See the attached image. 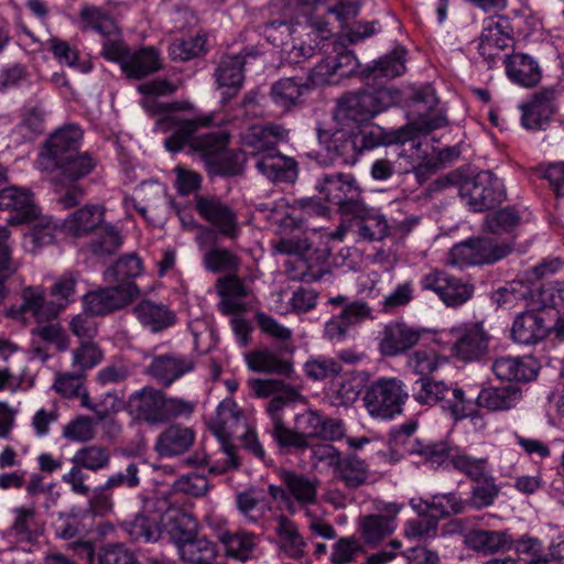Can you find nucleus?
<instances>
[{"label": "nucleus", "mask_w": 564, "mask_h": 564, "mask_svg": "<svg viewBox=\"0 0 564 564\" xmlns=\"http://www.w3.org/2000/svg\"><path fill=\"white\" fill-rule=\"evenodd\" d=\"M79 21L83 30H94L104 36H110L118 32V26L111 15L91 4L82 6Z\"/></svg>", "instance_id": "50"}, {"label": "nucleus", "mask_w": 564, "mask_h": 564, "mask_svg": "<svg viewBox=\"0 0 564 564\" xmlns=\"http://www.w3.org/2000/svg\"><path fill=\"white\" fill-rule=\"evenodd\" d=\"M97 160L88 152L68 154L61 161L52 163L50 171L56 172L52 178L55 184L74 183L93 172Z\"/></svg>", "instance_id": "28"}, {"label": "nucleus", "mask_w": 564, "mask_h": 564, "mask_svg": "<svg viewBox=\"0 0 564 564\" xmlns=\"http://www.w3.org/2000/svg\"><path fill=\"white\" fill-rule=\"evenodd\" d=\"M478 265H490L505 258L512 251L513 246L507 241H499L490 237L474 238Z\"/></svg>", "instance_id": "52"}, {"label": "nucleus", "mask_w": 564, "mask_h": 564, "mask_svg": "<svg viewBox=\"0 0 564 564\" xmlns=\"http://www.w3.org/2000/svg\"><path fill=\"white\" fill-rule=\"evenodd\" d=\"M248 386L256 397L267 398L273 394L267 404V411L272 422L270 435L279 445L283 437L282 429L289 427L284 424L281 412L285 404L295 398V390L286 387L282 381L273 379H250Z\"/></svg>", "instance_id": "12"}, {"label": "nucleus", "mask_w": 564, "mask_h": 564, "mask_svg": "<svg viewBox=\"0 0 564 564\" xmlns=\"http://www.w3.org/2000/svg\"><path fill=\"white\" fill-rule=\"evenodd\" d=\"M424 290L435 292L446 306L457 307L466 303L474 294V285L464 282L444 271H432L421 281Z\"/></svg>", "instance_id": "16"}, {"label": "nucleus", "mask_w": 564, "mask_h": 564, "mask_svg": "<svg viewBox=\"0 0 564 564\" xmlns=\"http://www.w3.org/2000/svg\"><path fill=\"white\" fill-rule=\"evenodd\" d=\"M219 540L225 546L226 554L240 562L251 558L257 546V535L246 531H226L219 534Z\"/></svg>", "instance_id": "46"}, {"label": "nucleus", "mask_w": 564, "mask_h": 564, "mask_svg": "<svg viewBox=\"0 0 564 564\" xmlns=\"http://www.w3.org/2000/svg\"><path fill=\"white\" fill-rule=\"evenodd\" d=\"M87 375L76 368L72 371L57 372L53 389L63 398L74 399L83 391Z\"/></svg>", "instance_id": "61"}, {"label": "nucleus", "mask_w": 564, "mask_h": 564, "mask_svg": "<svg viewBox=\"0 0 564 564\" xmlns=\"http://www.w3.org/2000/svg\"><path fill=\"white\" fill-rule=\"evenodd\" d=\"M0 209L15 212L14 220L17 223L31 221L40 214L31 191L19 186H10L0 191Z\"/></svg>", "instance_id": "34"}, {"label": "nucleus", "mask_w": 564, "mask_h": 564, "mask_svg": "<svg viewBox=\"0 0 564 564\" xmlns=\"http://www.w3.org/2000/svg\"><path fill=\"white\" fill-rule=\"evenodd\" d=\"M355 227L358 236L368 241H380L389 234L387 219L375 208L370 209Z\"/></svg>", "instance_id": "59"}, {"label": "nucleus", "mask_w": 564, "mask_h": 564, "mask_svg": "<svg viewBox=\"0 0 564 564\" xmlns=\"http://www.w3.org/2000/svg\"><path fill=\"white\" fill-rule=\"evenodd\" d=\"M104 212L102 206L86 205L68 216L65 227L75 236L87 235L102 225Z\"/></svg>", "instance_id": "45"}, {"label": "nucleus", "mask_w": 564, "mask_h": 564, "mask_svg": "<svg viewBox=\"0 0 564 564\" xmlns=\"http://www.w3.org/2000/svg\"><path fill=\"white\" fill-rule=\"evenodd\" d=\"M195 437L196 434L192 427L173 423L158 435L154 451L164 458L180 456L194 445Z\"/></svg>", "instance_id": "23"}, {"label": "nucleus", "mask_w": 564, "mask_h": 564, "mask_svg": "<svg viewBox=\"0 0 564 564\" xmlns=\"http://www.w3.org/2000/svg\"><path fill=\"white\" fill-rule=\"evenodd\" d=\"M161 69L160 54L152 47L147 46L130 52L123 64L122 72L129 78L141 79Z\"/></svg>", "instance_id": "42"}, {"label": "nucleus", "mask_w": 564, "mask_h": 564, "mask_svg": "<svg viewBox=\"0 0 564 564\" xmlns=\"http://www.w3.org/2000/svg\"><path fill=\"white\" fill-rule=\"evenodd\" d=\"M413 101L422 105L423 110L426 111V113H420L414 124L419 132L426 134L447 124V119L444 115L440 112L430 113L438 102L435 90L431 85L419 88L413 95Z\"/></svg>", "instance_id": "39"}, {"label": "nucleus", "mask_w": 564, "mask_h": 564, "mask_svg": "<svg viewBox=\"0 0 564 564\" xmlns=\"http://www.w3.org/2000/svg\"><path fill=\"white\" fill-rule=\"evenodd\" d=\"M403 47H395L390 54L381 57L377 64L367 70L366 77L391 79L405 72Z\"/></svg>", "instance_id": "55"}, {"label": "nucleus", "mask_w": 564, "mask_h": 564, "mask_svg": "<svg viewBox=\"0 0 564 564\" xmlns=\"http://www.w3.org/2000/svg\"><path fill=\"white\" fill-rule=\"evenodd\" d=\"M122 529L132 541L155 542L161 536L160 513L147 512L144 500L141 512L133 520L123 522Z\"/></svg>", "instance_id": "40"}, {"label": "nucleus", "mask_w": 564, "mask_h": 564, "mask_svg": "<svg viewBox=\"0 0 564 564\" xmlns=\"http://www.w3.org/2000/svg\"><path fill=\"white\" fill-rule=\"evenodd\" d=\"M409 453L421 456L432 465L440 466L448 459L455 469L464 473L473 481L481 480L486 476L487 460L485 458H475L467 454H453L444 442L426 443L416 440L410 445Z\"/></svg>", "instance_id": "9"}, {"label": "nucleus", "mask_w": 564, "mask_h": 564, "mask_svg": "<svg viewBox=\"0 0 564 564\" xmlns=\"http://www.w3.org/2000/svg\"><path fill=\"white\" fill-rule=\"evenodd\" d=\"M321 51L325 53H335L332 56L336 74L339 77H346L352 74L357 67V58L354 53L347 51L344 45L335 40H325L323 45L319 47Z\"/></svg>", "instance_id": "58"}, {"label": "nucleus", "mask_w": 564, "mask_h": 564, "mask_svg": "<svg viewBox=\"0 0 564 564\" xmlns=\"http://www.w3.org/2000/svg\"><path fill=\"white\" fill-rule=\"evenodd\" d=\"M315 188L324 196V198L335 205H339L343 200L351 195H359L360 187L356 178L351 174L344 173H325L317 178Z\"/></svg>", "instance_id": "31"}, {"label": "nucleus", "mask_w": 564, "mask_h": 564, "mask_svg": "<svg viewBox=\"0 0 564 564\" xmlns=\"http://www.w3.org/2000/svg\"><path fill=\"white\" fill-rule=\"evenodd\" d=\"M247 365L252 371L290 376L292 364L269 349L251 351L246 356Z\"/></svg>", "instance_id": "48"}, {"label": "nucleus", "mask_w": 564, "mask_h": 564, "mask_svg": "<svg viewBox=\"0 0 564 564\" xmlns=\"http://www.w3.org/2000/svg\"><path fill=\"white\" fill-rule=\"evenodd\" d=\"M276 521L275 533L280 551L293 560L304 557L307 553V542L300 533L297 524L284 514H280Z\"/></svg>", "instance_id": "37"}, {"label": "nucleus", "mask_w": 564, "mask_h": 564, "mask_svg": "<svg viewBox=\"0 0 564 564\" xmlns=\"http://www.w3.org/2000/svg\"><path fill=\"white\" fill-rule=\"evenodd\" d=\"M425 329L404 322H391L380 333L379 349L383 356L394 357L416 346Z\"/></svg>", "instance_id": "18"}, {"label": "nucleus", "mask_w": 564, "mask_h": 564, "mask_svg": "<svg viewBox=\"0 0 564 564\" xmlns=\"http://www.w3.org/2000/svg\"><path fill=\"white\" fill-rule=\"evenodd\" d=\"M521 398L522 391L517 386L490 387L478 393L474 406L485 408L489 411H507L514 408Z\"/></svg>", "instance_id": "38"}, {"label": "nucleus", "mask_w": 564, "mask_h": 564, "mask_svg": "<svg viewBox=\"0 0 564 564\" xmlns=\"http://www.w3.org/2000/svg\"><path fill=\"white\" fill-rule=\"evenodd\" d=\"M143 271L142 260L135 253H127L120 257L116 263L109 267L105 273L108 283L122 285L135 283L134 279Z\"/></svg>", "instance_id": "47"}, {"label": "nucleus", "mask_w": 564, "mask_h": 564, "mask_svg": "<svg viewBox=\"0 0 564 564\" xmlns=\"http://www.w3.org/2000/svg\"><path fill=\"white\" fill-rule=\"evenodd\" d=\"M317 137L334 159H339L344 164H355L357 162L360 153L355 132L340 129L330 134L326 130L318 129Z\"/></svg>", "instance_id": "27"}, {"label": "nucleus", "mask_w": 564, "mask_h": 564, "mask_svg": "<svg viewBox=\"0 0 564 564\" xmlns=\"http://www.w3.org/2000/svg\"><path fill=\"white\" fill-rule=\"evenodd\" d=\"M512 26L507 17L496 14L487 17L482 22L478 51L492 67L500 52L512 41Z\"/></svg>", "instance_id": "15"}, {"label": "nucleus", "mask_w": 564, "mask_h": 564, "mask_svg": "<svg viewBox=\"0 0 564 564\" xmlns=\"http://www.w3.org/2000/svg\"><path fill=\"white\" fill-rule=\"evenodd\" d=\"M176 547L180 557L191 564H213L218 555L217 545L204 536H197V534Z\"/></svg>", "instance_id": "43"}, {"label": "nucleus", "mask_w": 564, "mask_h": 564, "mask_svg": "<svg viewBox=\"0 0 564 564\" xmlns=\"http://www.w3.org/2000/svg\"><path fill=\"white\" fill-rule=\"evenodd\" d=\"M410 506L419 516L430 513L437 521L453 514L463 513L466 509L465 500L455 492L433 495L431 499L412 498Z\"/></svg>", "instance_id": "25"}, {"label": "nucleus", "mask_w": 564, "mask_h": 564, "mask_svg": "<svg viewBox=\"0 0 564 564\" xmlns=\"http://www.w3.org/2000/svg\"><path fill=\"white\" fill-rule=\"evenodd\" d=\"M13 512L14 520L9 529V534L15 536L19 541H33L39 531L34 508L21 507L14 509Z\"/></svg>", "instance_id": "57"}, {"label": "nucleus", "mask_w": 564, "mask_h": 564, "mask_svg": "<svg viewBox=\"0 0 564 564\" xmlns=\"http://www.w3.org/2000/svg\"><path fill=\"white\" fill-rule=\"evenodd\" d=\"M491 369L500 380L530 382L538 376L539 367L531 357L502 356L492 362Z\"/></svg>", "instance_id": "29"}, {"label": "nucleus", "mask_w": 564, "mask_h": 564, "mask_svg": "<svg viewBox=\"0 0 564 564\" xmlns=\"http://www.w3.org/2000/svg\"><path fill=\"white\" fill-rule=\"evenodd\" d=\"M335 469L337 471L336 477L350 489L360 487L369 477L368 465L357 455L340 458Z\"/></svg>", "instance_id": "51"}, {"label": "nucleus", "mask_w": 564, "mask_h": 564, "mask_svg": "<svg viewBox=\"0 0 564 564\" xmlns=\"http://www.w3.org/2000/svg\"><path fill=\"white\" fill-rule=\"evenodd\" d=\"M82 139L83 131L76 124H68L57 130L50 137L46 151L42 152L37 160L39 169L51 170L52 163L76 153Z\"/></svg>", "instance_id": "19"}, {"label": "nucleus", "mask_w": 564, "mask_h": 564, "mask_svg": "<svg viewBox=\"0 0 564 564\" xmlns=\"http://www.w3.org/2000/svg\"><path fill=\"white\" fill-rule=\"evenodd\" d=\"M412 397L421 405H440L455 421L474 419L479 414L474 406V400L466 398L463 389L452 388L443 380L431 377H420L413 383Z\"/></svg>", "instance_id": "4"}, {"label": "nucleus", "mask_w": 564, "mask_h": 564, "mask_svg": "<svg viewBox=\"0 0 564 564\" xmlns=\"http://www.w3.org/2000/svg\"><path fill=\"white\" fill-rule=\"evenodd\" d=\"M145 511L160 513L161 531L165 530L176 546L197 534L196 519L175 506L166 496L145 498Z\"/></svg>", "instance_id": "10"}, {"label": "nucleus", "mask_w": 564, "mask_h": 564, "mask_svg": "<svg viewBox=\"0 0 564 564\" xmlns=\"http://www.w3.org/2000/svg\"><path fill=\"white\" fill-rule=\"evenodd\" d=\"M236 505L239 512L253 524L260 523L265 513L271 511V507L268 503H260L251 490L239 492L236 496Z\"/></svg>", "instance_id": "63"}, {"label": "nucleus", "mask_w": 564, "mask_h": 564, "mask_svg": "<svg viewBox=\"0 0 564 564\" xmlns=\"http://www.w3.org/2000/svg\"><path fill=\"white\" fill-rule=\"evenodd\" d=\"M508 77L523 87H534L542 77V70L534 57L524 53H513L505 61Z\"/></svg>", "instance_id": "36"}, {"label": "nucleus", "mask_w": 564, "mask_h": 564, "mask_svg": "<svg viewBox=\"0 0 564 564\" xmlns=\"http://www.w3.org/2000/svg\"><path fill=\"white\" fill-rule=\"evenodd\" d=\"M140 324L152 333L163 332L176 324V314L164 303L143 299L133 307Z\"/></svg>", "instance_id": "26"}, {"label": "nucleus", "mask_w": 564, "mask_h": 564, "mask_svg": "<svg viewBox=\"0 0 564 564\" xmlns=\"http://www.w3.org/2000/svg\"><path fill=\"white\" fill-rule=\"evenodd\" d=\"M520 223V215L513 207H506L489 214L484 220V229L494 235L511 231Z\"/></svg>", "instance_id": "62"}, {"label": "nucleus", "mask_w": 564, "mask_h": 564, "mask_svg": "<svg viewBox=\"0 0 564 564\" xmlns=\"http://www.w3.org/2000/svg\"><path fill=\"white\" fill-rule=\"evenodd\" d=\"M454 338L451 347L453 356L464 361H475L488 351L489 334L481 323L451 329Z\"/></svg>", "instance_id": "17"}, {"label": "nucleus", "mask_w": 564, "mask_h": 564, "mask_svg": "<svg viewBox=\"0 0 564 564\" xmlns=\"http://www.w3.org/2000/svg\"><path fill=\"white\" fill-rule=\"evenodd\" d=\"M459 197L469 210L484 213L499 206L506 198L501 182L490 171H481L459 183Z\"/></svg>", "instance_id": "8"}, {"label": "nucleus", "mask_w": 564, "mask_h": 564, "mask_svg": "<svg viewBox=\"0 0 564 564\" xmlns=\"http://www.w3.org/2000/svg\"><path fill=\"white\" fill-rule=\"evenodd\" d=\"M408 399L409 393L401 380L380 378L367 387L362 401L371 417L389 420L402 412Z\"/></svg>", "instance_id": "7"}, {"label": "nucleus", "mask_w": 564, "mask_h": 564, "mask_svg": "<svg viewBox=\"0 0 564 564\" xmlns=\"http://www.w3.org/2000/svg\"><path fill=\"white\" fill-rule=\"evenodd\" d=\"M122 243L120 232L110 225L100 226L97 236L89 243L90 251L96 256H108L116 252Z\"/></svg>", "instance_id": "64"}, {"label": "nucleus", "mask_w": 564, "mask_h": 564, "mask_svg": "<svg viewBox=\"0 0 564 564\" xmlns=\"http://www.w3.org/2000/svg\"><path fill=\"white\" fill-rule=\"evenodd\" d=\"M555 89L545 88L534 94L533 99L522 107V124L525 129L541 130L554 113Z\"/></svg>", "instance_id": "33"}, {"label": "nucleus", "mask_w": 564, "mask_h": 564, "mask_svg": "<svg viewBox=\"0 0 564 564\" xmlns=\"http://www.w3.org/2000/svg\"><path fill=\"white\" fill-rule=\"evenodd\" d=\"M245 57L240 54L221 57L215 70L218 86L224 90V99L227 101L238 94L243 84Z\"/></svg>", "instance_id": "35"}, {"label": "nucleus", "mask_w": 564, "mask_h": 564, "mask_svg": "<svg viewBox=\"0 0 564 564\" xmlns=\"http://www.w3.org/2000/svg\"><path fill=\"white\" fill-rule=\"evenodd\" d=\"M288 137L289 130L278 123L256 124L242 134V144L254 160L256 169L272 182L293 183L297 178L295 160L276 149Z\"/></svg>", "instance_id": "1"}, {"label": "nucleus", "mask_w": 564, "mask_h": 564, "mask_svg": "<svg viewBox=\"0 0 564 564\" xmlns=\"http://www.w3.org/2000/svg\"><path fill=\"white\" fill-rule=\"evenodd\" d=\"M32 228L24 235V247L30 252H36L40 248L51 245L56 235L57 226L50 217L33 218Z\"/></svg>", "instance_id": "54"}, {"label": "nucleus", "mask_w": 564, "mask_h": 564, "mask_svg": "<svg viewBox=\"0 0 564 564\" xmlns=\"http://www.w3.org/2000/svg\"><path fill=\"white\" fill-rule=\"evenodd\" d=\"M328 304L340 307L339 313L325 323L324 335L329 340L341 341L351 327L373 319L372 307L366 301L337 295L330 297Z\"/></svg>", "instance_id": "11"}, {"label": "nucleus", "mask_w": 564, "mask_h": 564, "mask_svg": "<svg viewBox=\"0 0 564 564\" xmlns=\"http://www.w3.org/2000/svg\"><path fill=\"white\" fill-rule=\"evenodd\" d=\"M399 97L398 90L387 87L348 93L339 99L335 117L341 123H364L394 105Z\"/></svg>", "instance_id": "5"}, {"label": "nucleus", "mask_w": 564, "mask_h": 564, "mask_svg": "<svg viewBox=\"0 0 564 564\" xmlns=\"http://www.w3.org/2000/svg\"><path fill=\"white\" fill-rule=\"evenodd\" d=\"M195 367L189 356L178 354H164L153 357L147 372L164 387H170Z\"/></svg>", "instance_id": "22"}, {"label": "nucleus", "mask_w": 564, "mask_h": 564, "mask_svg": "<svg viewBox=\"0 0 564 564\" xmlns=\"http://www.w3.org/2000/svg\"><path fill=\"white\" fill-rule=\"evenodd\" d=\"M101 288L87 293L83 301L87 313L93 316L106 315L129 305L140 293L135 283Z\"/></svg>", "instance_id": "14"}, {"label": "nucleus", "mask_w": 564, "mask_h": 564, "mask_svg": "<svg viewBox=\"0 0 564 564\" xmlns=\"http://www.w3.org/2000/svg\"><path fill=\"white\" fill-rule=\"evenodd\" d=\"M474 481L476 484L471 486L469 498L465 500L466 508L480 510L491 506L499 495V487L495 479L486 475L481 480Z\"/></svg>", "instance_id": "60"}, {"label": "nucleus", "mask_w": 564, "mask_h": 564, "mask_svg": "<svg viewBox=\"0 0 564 564\" xmlns=\"http://www.w3.org/2000/svg\"><path fill=\"white\" fill-rule=\"evenodd\" d=\"M468 549L481 555H491L511 549L513 540L507 531L471 529L465 534Z\"/></svg>", "instance_id": "30"}, {"label": "nucleus", "mask_w": 564, "mask_h": 564, "mask_svg": "<svg viewBox=\"0 0 564 564\" xmlns=\"http://www.w3.org/2000/svg\"><path fill=\"white\" fill-rule=\"evenodd\" d=\"M240 258L229 249L214 247L203 256L205 269L213 273L237 272L240 267Z\"/></svg>", "instance_id": "56"}, {"label": "nucleus", "mask_w": 564, "mask_h": 564, "mask_svg": "<svg viewBox=\"0 0 564 564\" xmlns=\"http://www.w3.org/2000/svg\"><path fill=\"white\" fill-rule=\"evenodd\" d=\"M345 433L341 419L310 409L294 416L293 427L282 429L283 437L278 446L286 453H303L314 441L337 442Z\"/></svg>", "instance_id": "3"}, {"label": "nucleus", "mask_w": 564, "mask_h": 564, "mask_svg": "<svg viewBox=\"0 0 564 564\" xmlns=\"http://www.w3.org/2000/svg\"><path fill=\"white\" fill-rule=\"evenodd\" d=\"M280 476L282 486L269 485L268 492L273 500L280 501L290 514L316 503L319 486L317 477L292 470H283Z\"/></svg>", "instance_id": "6"}, {"label": "nucleus", "mask_w": 564, "mask_h": 564, "mask_svg": "<svg viewBox=\"0 0 564 564\" xmlns=\"http://www.w3.org/2000/svg\"><path fill=\"white\" fill-rule=\"evenodd\" d=\"M23 307L37 323L51 322L65 308V304L46 299L42 286H26L21 292Z\"/></svg>", "instance_id": "32"}, {"label": "nucleus", "mask_w": 564, "mask_h": 564, "mask_svg": "<svg viewBox=\"0 0 564 564\" xmlns=\"http://www.w3.org/2000/svg\"><path fill=\"white\" fill-rule=\"evenodd\" d=\"M213 116H202L195 119H182L181 117H165L155 122V130L162 133L171 132L165 139L164 145L170 152L181 151L186 143L195 152H199L208 163L214 156L226 149L227 134L223 131H213L196 134L200 127H207L212 123Z\"/></svg>", "instance_id": "2"}, {"label": "nucleus", "mask_w": 564, "mask_h": 564, "mask_svg": "<svg viewBox=\"0 0 564 564\" xmlns=\"http://www.w3.org/2000/svg\"><path fill=\"white\" fill-rule=\"evenodd\" d=\"M292 212L283 219V226L291 229H308V219L312 217L327 218L329 208L319 200L306 197L295 200Z\"/></svg>", "instance_id": "41"}, {"label": "nucleus", "mask_w": 564, "mask_h": 564, "mask_svg": "<svg viewBox=\"0 0 564 564\" xmlns=\"http://www.w3.org/2000/svg\"><path fill=\"white\" fill-rule=\"evenodd\" d=\"M545 336L543 319L533 312L519 314L511 328V337L522 345H531Z\"/></svg>", "instance_id": "44"}, {"label": "nucleus", "mask_w": 564, "mask_h": 564, "mask_svg": "<svg viewBox=\"0 0 564 564\" xmlns=\"http://www.w3.org/2000/svg\"><path fill=\"white\" fill-rule=\"evenodd\" d=\"M110 449L102 445L91 444L79 448L72 458L73 464L93 473L107 469L110 465Z\"/></svg>", "instance_id": "53"}, {"label": "nucleus", "mask_w": 564, "mask_h": 564, "mask_svg": "<svg viewBox=\"0 0 564 564\" xmlns=\"http://www.w3.org/2000/svg\"><path fill=\"white\" fill-rule=\"evenodd\" d=\"M195 209L224 237L236 239L239 236L238 215L221 197L212 194L196 196Z\"/></svg>", "instance_id": "13"}, {"label": "nucleus", "mask_w": 564, "mask_h": 564, "mask_svg": "<svg viewBox=\"0 0 564 564\" xmlns=\"http://www.w3.org/2000/svg\"><path fill=\"white\" fill-rule=\"evenodd\" d=\"M308 89L306 83L295 78H281L270 89L272 101L283 110H290L297 105L301 96Z\"/></svg>", "instance_id": "49"}, {"label": "nucleus", "mask_w": 564, "mask_h": 564, "mask_svg": "<svg viewBox=\"0 0 564 564\" xmlns=\"http://www.w3.org/2000/svg\"><path fill=\"white\" fill-rule=\"evenodd\" d=\"M246 426L243 412L231 398L219 403L215 416L209 422L210 431L223 444L234 436H239V430H243Z\"/></svg>", "instance_id": "21"}, {"label": "nucleus", "mask_w": 564, "mask_h": 564, "mask_svg": "<svg viewBox=\"0 0 564 564\" xmlns=\"http://www.w3.org/2000/svg\"><path fill=\"white\" fill-rule=\"evenodd\" d=\"M383 514H369L360 518L359 530L366 544L377 545L395 529V516L400 511L397 503L378 507Z\"/></svg>", "instance_id": "20"}, {"label": "nucleus", "mask_w": 564, "mask_h": 564, "mask_svg": "<svg viewBox=\"0 0 564 564\" xmlns=\"http://www.w3.org/2000/svg\"><path fill=\"white\" fill-rule=\"evenodd\" d=\"M165 393L152 387H144L129 398V406L138 419L149 424L163 423Z\"/></svg>", "instance_id": "24"}]
</instances>
